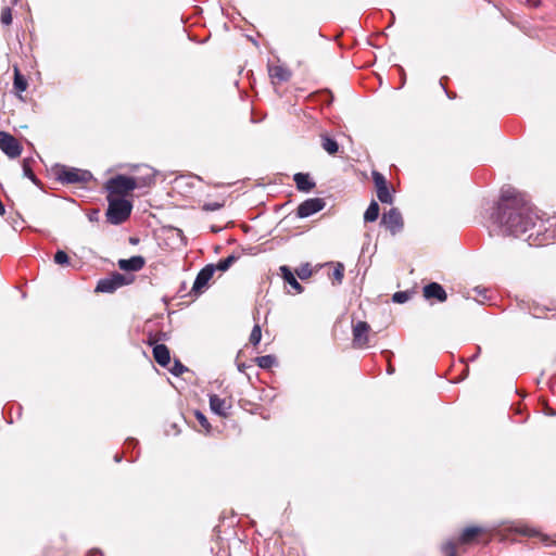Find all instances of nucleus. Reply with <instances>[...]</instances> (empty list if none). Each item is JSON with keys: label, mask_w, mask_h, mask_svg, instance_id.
Instances as JSON below:
<instances>
[{"label": "nucleus", "mask_w": 556, "mask_h": 556, "mask_svg": "<svg viewBox=\"0 0 556 556\" xmlns=\"http://www.w3.org/2000/svg\"><path fill=\"white\" fill-rule=\"evenodd\" d=\"M492 219L503 232L519 237L535 227L539 216L532 205L514 188L502 189Z\"/></svg>", "instance_id": "1"}, {"label": "nucleus", "mask_w": 556, "mask_h": 556, "mask_svg": "<svg viewBox=\"0 0 556 556\" xmlns=\"http://www.w3.org/2000/svg\"><path fill=\"white\" fill-rule=\"evenodd\" d=\"M132 210L130 201L124 198L108 197L106 219L112 225H121L128 219Z\"/></svg>", "instance_id": "2"}, {"label": "nucleus", "mask_w": 556, "mask_h": 556, "mask_svg": "<svg viewBox=\"0 0 556 556\" xmlns=\"http://www.w3.org/2000/svg\"><path fill=\"white\" fill-rule=\"evenodd\" d=\"M105 189L109 192L108 197L123 198L137 189V184L134 181L132 177L116 175L105 182Z\"/></svg>", "instance_id": "3"}, {"label": "nucleus", "mask_w": 556, "mask_h": 556, "mask_svg": "<svg viewBox=\"0 0 556 556\" xmlns=\"http://www.w3.org/2000/svg\"><path fill=\"white\" fill-rule=\"evenodd\" d=\"M58 179L63 184H79L87 182L92 178V175L88 170L78 168L61 167L56 173Z\"/></svg>", "instance_id": "4"}, {"label": "nucleus", "mask_w": 556, "mask_h": 556, "mask_svg": "<svg viewBox=\"0 0 556 556\" xmlns=\"http://www.w3.org/2000/svg\"><path fill=\"white\" fill-rule=\"evenodd\" d=\"M0 150L10 159H16L22 153V146L11 134L0 131Z\"/></svg>", "instance_id": "5"}, {"label": "nucleus", "mask_w": 556, "mask_h": 556, "mask_svg": "<svg viewBox=\"0 0 556 556\" xmlns=\"http://www.w3.org/2000/svg\"><path fill=\"white\" fill-rule=\"evenodd\" d=\"M125 277L119 273H114L108 278L100 279L96 287L97 292L112 293L125 285Z\"/></svg>", "instance_id": "6"}, {"label": "nucleus", "mask_w": 556, "mask_h": 556, "mask_svg": "<svg viewBox=\"0 0 556 556\" xmlns=\"http://www.w3.org/2000/svg\"><path fill=\"white\" fill-rule=\"evenodd\" d=\"M382 224L391 231L392 235L400 232L403 228V218L400 211L395 207L390 208L382 215Z\"/></svg>", "instance_id": "7"}, {"label": "nucleus", "mask_w": 556, "mask_h": 556, "mask_svg": "<svg viewBox=\"0 0 556 556\" xmlns=\"http://www.w3.org/2000/svg\"><path fill=\"white\" fill-rule=\"evenodd\" d=\"M370 326L366 321H357L353 325V345L363 349L368 343Z\"/></svg>", "instance_id": "8"}, {"label": "nucleus", "mask_w": 556, "mask_h": 556, "mask_svg": "<svg viewBox=\"0 0 556 556\" xmlns=\"http://www.w3.org/2000/svg\"><path fill=\"white\" fill-rule=\"evenodd\" d=\"M215 273V266L213 264L206 265L202 268L193 282L192 292L200 294L206 288L208 281L212 279Z\"/></svg>", "instance_id": "9"}, {"label": "nucleus", "mask_w": 556, "mask_h": 556, "mask_svg": "<svg viewBox=\"0 0 556 556\" xmlns=\"http://www.w3.org/2000/svg\"><path fill=\"white\" fill-rule=\"evenodd\" d=\"M325 207V201L320 198L305 200L298 207V216L301 218L308 217Z\"/></svg>", "instance_id": "10"}, {"label": "nucleus", "mask_w": 556, "mask_h": 556, "mask_svg": "<svg viewBox=\"0 0 556 556\" xmlns=\"http://www.w3.org/2000/svg\"><path fill=\"white\" fill-rule=\"evenodd\" d=\"M138 175L134 176L132 179L137 184V188H143L152 185L155 178V172L148 165L136 166Z\"/></svg>", "instance_id": "11"}, {"label": "nucleus", "mask_w": 556, "mask_h": 556, "mask_svg": "<svg viewBox=\"0 0 556 556\" xmlns=\"http://www.w3.org/2000/svg\"><path fill=\"white\" fill-rule=\"evenodd\" d=\"M210 407L216 415L225 417L227 416V412L231 405L227 400L220 399L216 394H212L210 395Z\"/></svg>", "instance_id": "12"}, {"label": "nucleus", "mask_w": 556, "mask_h": 556, "mask_svg": "<svg viewBox=\"0 0 556 556\" xmlns=\"http://www.w3.org/2000/svg\"><path fill=\"white\" fill-rule=\"evenodd\" d=\"M144 264H146V261L140 255H136V256H131L130 258H127V260L123 258V260L118 261L119 268L123 270H126V271H138L144 266Z\"/></svg>", "instance_id": "13"}, {"label": "nucleus", "mask_w": 556, "mask_h": 556, "mask_svg": "<svg viewBox=\"0 0 556 556\" xmlns=\"http://www.w3.org/2000/svg\"><path fill=\"white\" fill-rule=\"evenodd\" d=\"M424 295L426 299H437L440 302L446 300V292L441 285L431 282L424 288Z\"/></svg>", "instance_id": "14"}, {"label": "nucleus", "mask_w": 556, "mask_h": 556, "mask_svg": "<svg viewBox=\"0 0 556 556\" xmlns=\"http://www.w3.org/2000/svg\"><path fill=\"white\" fill-rule=\"evenodd\" d=\"M153 357L162 367H166L170 363L169 350L164 344H156L153 348Z\"/></svg>", "instance_id": "15"}, {"label": "nucleus", "mask_w": 556, "mask_h": 556, "mask_svg": "<svg viewBox=\"0 0 556 556\" xmlns=\"http://www.w3.org/2000/svg\"><path fill=\"white\" fill-rule=\"evenodd\" d=\"M293 180L300 191L308 192L315 187V182L308 174L298 173L294 175Z\"/></svg>", "instance_id": "16"}, {"label": "nucleus", "mask_w": 556, "mask_h": 556, "mask_svg": "<svg viewBox=\"0 0 556 556\" xmlns=\"http://www.w3.org/2000/svg\"><path fill=\"white\" fill-rule=\"evenodd\" d=\"M281 276L285 279L287 283H289L296 293H302L303 288L294 277L293 273L290 270V268L286 265L280 267Z\"/></svg>", "instance_id": "17"}, {"label": "nucleus", "mask_w": 556, "mask_h": 556, "mask_svg": "<svg viewBox=\"0 0 556 556\" xmlns=\"http://www.w3.org/2000/svg\"><path fill=\"white\" fill-rule=\"evenodd\" d=\"M269 75L273 79L278 81H287L291 77V72L281 65H275L269 67Z\"/></svg>", "instance_id": "18"}, {"label": "nucleus", "mask_w": 556, "mask_h": 556, "mask_svg": "<svg viewBox=\"0 0 556 556\" xmlns=\"http://www.w3.org/2000/svg\"><path fill=\"white\" fill-rule=\"evenodd\" d=\"M321 147L326 152H328L331 155L336 154L339 150L338 142L326 135L321 136Z\"/></svg>", "instance_id": "19"}, {"label": "nucleus", "mask_w": 556, "mask_h": 556, "mask_svg": "<svg viewBox=\"0 0 556 556\" xmlns=\"http://www.w3.org/2000/svg\"><path fill=\"white\" fill-rule=\"evenodd\" d=\"M14 88L23 92L27 89V80L26 78L21 74L17 66H14V81H13Z\"/></svg>", "instance_id": "20"}, {"label": "nucleus", "mask_w": 556, "mask_h": 556, "mask_svg": "<svg viewBox=\"0 0 556 556\" xmlns=\"http://www.w3.org/2000/svg\"><path fill=\"white\" fill-rule=\"evenodd\" d=\"M514 530H515V532H517L519 534H522V535H526V536H536V535H540L543 542H547V536L546 535H541L535 529L530 528L528 526H525V525L516 526L514 528Z\"/></svg>", "instance_id": "21"}, {"label": "nucleus", "mask_w": 556, "mask_h": 556, "mask_svg": "<svg viewBox=\"0 0 556 556\" xmlns=\"http://www.w3.org/2000/svg\"><path fill=\"white\" fill-rule=\"evenodd\" d=\"M482 529L479 527H468L464 529V531L460 534L459 541L462 543H468L470 542L476 535L481 533Z\"/></svg>", "instance_id": "22"}, {"label": "nucleus", "mask_w": 556, "mask_h": 556, "mask_svg": "<svg viewBox=\"0 0 556 556\" xmlns=\"http://www.w3.org/2000/svg\"><path fill=\"white\" fill-rule=\"evenodd\" d=\"M378 216H379V205L377 202L372 201L364 214V220L371 223V222H375L378 218Z\"/></svg>", "instance_id": "23"}, {"label": "nucleus", "mask_w": 556, "mask_h": 556, "mask_svg": "<svg viewBox=\"0 0 556 556\" xmlns=\"http://www.w3.org/2000/svg\"><path fill=\"white\" fill-rule=\"evenodd\" d=\"M255 363L263 369H269L276 364V357L273 355H263L255 358Z\"/></svg>", "instance_id": "24"}, {"label": "nucleus", "mask_w": 556, "mask_h": 556, "mask_svg": "<svg viewBox=\"0 0 556 556\" xmlns=\"http://www.w3.org/2000/svg\"><path fill=\"white\" fill-rule=\"evenodd\" d=\"M377 197L380 202L391 204L393 201L392 194L388 188V186L383 188H379L377 190Z\"/></svg>", "instance_id": "25"}, {"label": "nucleus", "mask_w": 556, "mask_h": 556, "mask_svg": "<svg viewBox=\"0 0 556 556\" xmlns=\"http://www.w3.org/2000/svg\"><path fill=\"white\" fill-rule=\"evenodd\" d=\"M237 258L238 257L232 254L224 260H220L215 266V270L218 269L220 271H226L237 261Z\"/></svg>", "instance_id": "26"}, {"label": "nucleus", "mask_w": 556, "mask_h": 556, "mask_svg": "<svg viewBox=\"0 0 556 556\" xmlns=\"http://www.w3.org/2000/svg\"><path fill=\"white\" fill-rule=\"evenodd\" d=\"M29 160L28 159H25L23 161V173H24V176H26L27 178H29L34 184H38V180H37V177L35 176L31 167H30V164H29Z\"/></svg>", "instance_id": "27"}, {"label": "nucleus", "mask_w": 556, "mask_h": 556, "mask_svg": "<svg viewBox=\"0 0 556 556\" xmlns=\"http://www.w3.org/2000/svg\"><path fill=\"white\" fill-rule=\"evenodd\" d=\"M344 276V266L338 263L332 271V278L337 283H341Z\"/></svg>", "instance_id": "28"}, {"label": "nucleus", "mask_w": 556, "mask_h": 556, "mask_svg": "<svg viewBox=\"0 0 556 556\" xmlns=\"http://www.w3.org/2000/svg\"><path fill=\"white\" fill-rule=\"evenodd\" d=\"M262 339V330H261V327L260 325H255L251 331V334H250V342L253 344V345H256L260 343Z\"/></svg>", "instance_id": "29"}, {"label": "nucleus", "mask_w": 556, "mask_h": 556, "mask_svg": "<svg viewBox=\"0 0 556 556\" xmlns=\"http://www.w3.org/2000/svg\"><path fill=\"white\" fill-rule=\"evenodd\" d=\"M372 179L377 190L387 186L386 177L379 172H372Z\"/></svg>", "instance_id": "30"}, {"label": "nucleus", "mask_w": 556, "mask_h": 556, "mask_svg": "<svg viewBox=\"0 0 556 556\" xmlns=\"http://www.w3.org/2000/svg\"><path fill=\"white\" fill-rule=\"evenodd\" d=\"M0 21L5 26L12 23V11L10 8L5 7L1 10Z\"/></svg>", "instance_id": "31"}, {"label": "nucleus", "mask_w": 556, "mask_h": 556, "mask_svg": "<svg viewBox=\"0 0 556 556\" xmlns=\"http://www.w3.org/2000/svg\"><path fill=\"white\" fill-rule=\"evenodd\" d=\"M54 262L59 265H67L70 263V257L64 251L59 250L54 254Z\"/></svg>", "instance_id": "32"}, {"label": "nucleus", "mask_w": 556, "mask_h": 556, "mask_svg": "<svg viewBox=\"0 0 556 556\" xmlns=\"http://www.w3.org/2000/svg\"><path fill=\"white\" fill-rule=\"evenodd\" d=\"M441 549L446 556H456V545L452 541L444 543Z\"/></svg>", "instance_id": "33"}, {"label": "nucleus", "mask_w": 556, "mask_h": 556, "mask_svg": "<svg viewBox=\"0 0 556 556\" xmlns=\"http://www.w3.org/2000/svg\"><path fill=\"white\" fill-rule=\"evenodd\" d=\"M194 415H195V418L199 421V424L205 429L206 432H208L211 429V425H210L207 418L205 417V415L203 413H201L200 410H197L194 413Z\"/></svg>", "instance_id": "34"}, {"label": "nucleus", "mask_w": 556, "mask_h": 556, "mask_svg": "<svg viewBox=\"0 0 556 556\" xmlns=\"http://www.w3.org/2000/svg\"><path fill=\"white\" fill-rule=\"evenodd\" d=\"M296 275L300 279H306L312 275V269L308 264L302 265L300 268L296 269Z\"/></svg>", "instance_id": "35"}, {"label": "nucleus", "mask_w": 556, "mask_h": 556, "mask_svg": "<svg viewBox=\"0 0 556 556\" xmlns=\"http://www.w3.org/2000/svg\"><path fill=\"white\" fill-rule=\"evenodd\" d=\"M408 299H409V295L405 291L395 292L392 296L393 302L401 303V304L407 302Z\"/></svg>", "instance_id": "36"}, {"label": "nucleus", "mask_w": 556, "mask_h": 556, "mask_svg": "<svg viewBox=\"0 0 556 556\" xmlns=\"http://www.w3.org/2000/svg\"><path fill=\"white\" fill-rule=\"evenodd\" d=\"M169 370L173 375L179 376L187 370V367L184 366L179 361H175L174 366Z\"/></svg>", "instance_id": "37"}, {"label": "nucleus", "mask_w": 556, "mask_h": 556, "mask_svg": "<svg viewBox=\"0 0 556 556\" xmlns=\"http://www.w3.org/2000/svg\"><path fill=\"white\" fill-rule=\"evenodd\" d=\"M223 206L222 203H218V202H210V203H205L203 205V210L204 211H207V212H214V211H218L220 207Z\"/></svg>", "instance_id": "38"}, {"label": "nucleus", "mask_w": 556, "mask_h": 556, "mask_svg": "<svg viewBox=\"0 0 556 556\" xmlns=\"http://www.w3.org/2000/svg\"><path fill=\"white\" fill-rule=\"evenodd\" d=\"M393 370H394V369H393L391 366H389V368H388V372H389V374H392V372H393Z\"/></svg>", "instance_id": "39"}, {"label": "nucleus", "mask_w": 556, "mask_h": 556, "mask_svg": "<svg viewBox=\"0 0 556 556\" xmlns=\"http://www.w3.org/2000/svg\"><path fill=\"white\" fill-rule=\"evenodd\" d=\"M115 462H121V457L118 455L115 456Z\"/></svg>", "instance_id": "40"}, {"label": "nucleus", "mask_w": 556, "mask_h": 556, "mask_svg": "<svg viewBox=\"0 0 556 556\" xmlns=\"http://www.w3.org/2000/svg\"><path fill=\"white\" fill-rule=\"evenodd\" d=\"M476 291H477L479 294H481V293H482V291H481V290H479L478 288L476 289Z\"/></svg>", "instance_id": "41"}, {"label": "nucleus", "mask_w": 556, "mask_h": 556, "mask_svg": "<svg viewBox=\"0 0 556 556\" xmlns=\"http://www.w3.org/2000/svg\"><path fill=\"white\" fill-rule=\"evenodd\" d=\"M18 0H15V2H17Z\"/></svg>", "instance_id": "42"}]
</instances>
